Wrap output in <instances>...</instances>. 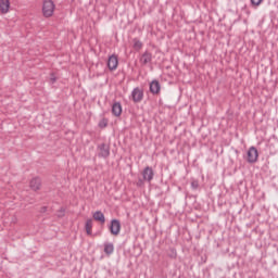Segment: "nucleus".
<instances>
[{
	"label": "nucleus",
	"mask_w": 278,
	"mask_h": 278,
	"mask_svg": "<svg viewBox=\"0 0 278 278\" xmlns=\"http://www.w3.org/2000/svg\"><path fill=\"white\" fill-rule=\"evenodd\" d=\"M41 14L43 18H51L55 14V2H53V0H43Z\"/></svg>",
	"instance_id": "nucleus-1"
},
{
	"label": "nucleus",
	"mask_w": 278,
	"mask_h": 278,
	"mask_svg": "<svg viewBox=\"0 0 278 278\" xmlns=\"http://www.w3.org/2000/svg\"><path fill=\"white\" fill-rule=\"evenodd\" d=\"M260 157V153L257 152V148L250 147L247 153V162L248 164H255L257 162V159Z\"/></svg>",
	"instance_id": "nucleus-2"
},
{
	"label": "nucleus",
	"mask_w": 278,
	"mask_h": 278,
	"mask_svg": "<svg viewBox=\"0 0 278 278\" xmlns=\"http://www.w3.org/2000/svg\"><path fill=\"white\" fill-rule=\"evenodd\" d=\"M130 98L134 101V103L142 102V99H144V90H142V88L140 87L134 88Z\"/></svg>",
	"instance_id": "nucleus-3"
},
{
	"label": "nucleus",
	"mask_w": 278,
	"mask_h": 278,
	"mask_svg": "<svg viewBox=\"0 0 278 278\" xmlns=\"http://www.w3.org/2000/svg\"><path fill=\"white\" fill-rule=\"evenodd\" d=\"M143 181H148V184H151L153 181V177H155V172H153V167H144L142 172Z\"/></svg>",
	"instance_id": "nucleus-4"
},
{
	"label": "nucleus",
	"mask_w": 278,
	"mask_h": 278,
	"mask_svg": "<svg viewBox=\"0 0 278 278\" xmlns=\"http://www.w3.org/2000/svg\"><path fill=\"white\" fill-rule=\"evenodd\" d=\"M109 229L112 236H118L121 233V220L112 219Z\"/></svg>",
	"instance_id": "nucleus-5"
},
{
	"label": "nucleus",
	"mask_w": 278,
	"mask_h": 278,
	"mask_svg": "<svg viewBox=\"0 0 278 278\" xmlns=\"http://www.w3.org/2000/svg\"><path fill=\"white\" fill-rule=\"evenodd\" d=\"M12 9V2L10 0H0V14L5 15L10 14Z\"/></svg>",
	"instance_id": "nucleus-6"
},
{
	"label": "nucleus",
	"mask_w": 278,
	"mask_h": 278,
	"mask_svg": "<svg viewBox=\"0 0 278 278\" xmlns=\"http://www.w3.org/2000/svg\"><path fill=\"white\" fill-rule=\"evenodd\" d=\"M98 150L100 151L98 153V157H104V159L110 157V146L105 143H101L98 146Z\"/></svg>",
	"instance_id": "nucleus-7"
},
{
	"label": "nucleus",
	"mask_w": 278,
	"mask_h": 278,
	"mask_svg": "<svg viewBox=\"0 0 278 278\" xmlns=\"http://www.w3.org/2000/svg\"><path fill=\"white\" fill-rule=\"evenodd\" d=\"M139 62L142 66H147V64H151L153 62V54L149 51H146L139 59Z\"/></svg>",
	"instance_id": "nucleus-8"
},
{
	"label": "nucleus",
	"mask_w": 278,
	"mask_h": 278,
	"mask_svg": "<svg viewBox=\"0 0 278 278\" xmlns=\"http://www.w3.org/2000/svg\"><path fill=\"white\" fill-rule=\"evenodd\" d=\"M108 68L111 71H116V68H118V56L116 54L109 56Z\"/></svg>",
	"instance_id": "nucleus-9"
},
{
	"label": "nucleus",
	"mask_w": 278,
	"mask_h": 278,
	"mask_svg": "<svg viewBox=\"0 0 278 278\" xmlns=\"http://www.w3.org/2000/svg\"><path fill=\"white\" fill-rule=\"evenodd\" d=\"M160 90H162V86L160 85V81L152 80L150 83V92L152 94H160Z\"/></svg>",
	"instance_id": "nucleus-10"
},
{
	"label": "nucleus",
	"mask_w": 278,
	"mask_h": 278,
	"mask_svg": "<svg viewBox=\"0 0 278 278\" xmlns=\"http://www.w3.org/2000/svg\"><path fill=\"white\" fill-rule=\"evenodd\" d=\"M112 114L113 116H121L123 114V105H121V102L113 103Z\"/></svg>",
	"instance_id": "nucleus-11"
},
{
	"label": "nucleus",
	"mask_w": 278,
	"mask_h": 278,
	"mask_svg": "<svg viewBox=\"0 0 278 278\" xmlns=\"http://www.w3.org/2000/svg\"><path fill=\"white\" fill-rule=\"evenodd\" d=\"M29 186H30L31 190H34L36 192V191L40 190L42 182L40 181V178H33L29 182Z\"/></svg>",
	"instance_id": "nucleus-12"
},
{
	"label": "nucleus",
	"mask_w": 278,
	"mask_h": 278,
	"mask_svg": "<svg viewBox=\"0 0 278 278\" xmlns=\"http://www.w3.org/2000/svg\"><path fill=\"white\" fill-rule=\"evenodd\" d=\"M93 220L101 223V225H105V215L101 211H97L93 213Z\"/></svg>",
	"instance_id": "nucleus-13"
},
{
	"label": "nucleus",
	"mask_w": 278,
	"mask_h": 278,
	"mask_svg": "<svg viewBox=\"0 0 278 278\" xmlns=\"http://www.w3.org/2000/svg\"><path fill=\"white\" fill-rule=\"evenodd\" d=\"M104 253H105V255H112V253H114V243L105 242L104 243Z\"/></svg>",
	"instance_id": "nucleus-14"
},
{
	"label": "nucleus",
	"mask_w": 278,
	"mask_h": 278,
	"mask_svg": "<svg viewBox=\"0 0 278 278\" xmlns=\"http://www.w3.org/2000/svg\"><path fill=\"white\" fill-rule=\"evenodd\" d=\"M92 219H87L86 224H85V229H86V233L87 236H91L92 235Z\"/></svg>",
	"instance_id": "nucleus-15"
},
{
	"label": "nucleus",
	"mask_w": 278,
	"mask_h": 278,
	"mask_svg": "<svg viewBox=\"0 0 278 278\" xmlns=\"http://www.w3.org/2000/svg\"><path fill=\"white\" fill-rule=\"evenodd\" d=\"M134 49L136 51H140V49H142V41L138 40V39H134Z\"/></svg>",
	"instance_id": "nucleus-16"
},
{
	"label": "nucleus",
	"mask_w": 278,
	"mask_h": 278,
	"mask_svg": "<svg viewBox=\"0 0 278 278\" xmlns=\"http://www.w3.org/2000/svg\"><path fill=\"white\" fill-rule=\"evenodd\" d=\"M99 127L101 129H105V127H108V119H102L99 122Z\"/></svg>",
	"instance_id": "nucleus-17"
},
{
	"label": "nucleus",
	"mask_w": 278,
	"mask_h": 278,
	"mask_svg": "<svg viewBox=\"0 0 278 278\" xmlns=\"http://www.w3.org/2000/svg\"><path fill=\"white\" fill-rule=\"evenodd\" d=\"M264 0H251L252 5L257 7L261 5Z\"/></svg>",
	"instance_id": "nucleus-18"
},
{
	"label": "nucleus",
	"mask_w": 278,
	"mask_h": 278,
	"mask_svg": "<svg viewBox=\"0 0 278 278\" xmlns=\"http://www.w3.org/2000/svg\"><path fill=\"white\" fill-rule=\"evenodd\" d=\"M55 81H58V77L55 76V74H51L50 75V83L55 84Z\"/></svg>",
	"instance_id": "nucleus-19"
},
{
	"label": "nucleus",
	"mask_w": 278,
	"mask_h": 278,
	"mask_svg": "<svg viewBox=\"0 0 278 278\" xmlns=\"http://www.w3.org/2000/svg\"><path fill=\"white\" fill-rule=\"evenodd\" d=\"M191 188H193V190H197V188H199V181H197V180L192 181Z\"/></svg>",
	"instance_id": "nucleus-20"
},
{
	"label": "nucleus",
	"mask_w": 278,
	"mask_h": 278,
	"mask_svg": "<svg viewBox=\"0 0 278 278\" xmlns=\"http://www.w3.org/2000/svg\"><path fill=\"white\" fill-rule=\"evenodd\" d=\"M144 184V180L143 179H139L138 182H137V186H142Z\"/></svg>",
	"instance_id": "nucleus-21"
}]
</instances>
